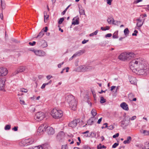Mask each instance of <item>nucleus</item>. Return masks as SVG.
<instances>
[{
    "instance_id": "1",
    "label": "nucleus",
    "mask_w": 149,
    "mask_h": 149,
    "mask_svg": "<svg viewBox=\"0 0 149 149\" xmlns=\"http://www.w3.org/2000/svg\"><path fill=\"white\" fill-rule=\"evenodd\" d=\"M147 62L143 58H139L132 60L130 63V68L133 71H137L139 74L143 75L148 72Z\"/></svg>"
},
{
    "instance_id": "2",
    "label": "nucleus",
    "mask_w": 149,
    "mask_h": 149,
    "mask_svg": "<svg viewBox=\"0 0 149 149\" xmlns=\"http://www.w3.org/2000/svg\"><path fill=\"white\" fill-rule=\"evenodd\" d=\"M65 101L69 104L72 110H75L76 109L77 101L75 99L74 97L72 95H68L65 97Z\"/></svg>"
},
{
    "instance_id": "3",
    "label": "nucleus",
    "mask_w": 149,
    "mask_h": 149,
    "mask_svg": "<svg viewBox=\"0 0 149 149\" xmlns=\"http://www.w3.org/2000/svg\"><path fill=\"white\" fill-rule=\"evenodd\" d=\"M135 56V54L132 52H124L121 53L118 56V58L119 59L125 61H129Z\"/></svg>"
},
{
    "instance_id": "4",
    "label": "nucleus",
    "mask_w": 149,
    "mask_h": 149,
    "mask_svg": "<svg viewBox=\"0 0 149 149\" xmlns=\"http://www.w3.org/2000/svg\"><path fill=\"white\" fill-rule=\"evenodd\" d=\"M51 114L54 118L59 119L62 117L63 113V111L61 110L54 108L51 111Z\"/></svg>"
},
{
    "instance_id": "5",
    "label": "nucleus",
    "mask_w": 149,
    "mask_h": 149,
    "mask_svg": "<svg viewBox=\"0 0 149 149\" xmlns=\"http://www.w3.org/2000/svg\"><path fill=\"white\" fill-rule=\"evenodd\" d=\"M34 142V139L31 138L22 139L19 143L20 146H26L32 144Z\"/></svg>"
},
{
    "instance_id": "6",
    "label": "nucleus",
    "mask_w": 149,
    "mask_h": 149,
    "mask_svg": "<svg viewBox=\"0 0 149 149\" xmlns=\"http://www.w3.org/2000/svg\"><path fill=\"white\" fill-rule=\"evenodd\" d=\"M146 17V14H144L141 15L139 17L136 19V26L138 27H141L142 26L145 20V19L143 18L144 17Z\"/></svg>"
},
{
    "instance_id": "7",
    "label": "nucleus",
    "mask_w": 149,
    "mask_h": 149,
    "mask_svg": "<svg viewBox=\"0 0 149 149\" xmlns=\"http://www.w3.org/2000/svg\"><path fill=\"white\" fill-rule=\"evenodd\" d=\"M48 128V125L46 124H43L38 128L37 133L38 135H41Z\"/></svg>"
},
{
    "instance_id": "8",
    "label": "nucleus",
    "mask_w": 149,
    "mask_h": 149,
    "mask_svg": "<svg viewBox=\"0 0 149 149\" xmlns=\"http://www.w3.org/2000/svg\"><path fill=\"white\" fill-rule=\"evenodd\" d=\"M92 69L91 67L81 65L77 68V70L79 72H85L88 71Z\"/></svg>"
},
{
    "instance_id": "9",
    "label": "nucleus",
    "mask_w": 149,
    "mask_h": 149,
    "mask_svg": "<svg viewBox=\"0 0 149 149\" xmlns=\"http://www.w3.org/2000/svg\"><path fill=\"white\" fill-rule=\"evenodd\" d=\"M130 118L129 116H126L124 119L121 122V126L124 127V126L126 127L128 126L130 123Z\"/></svg>"
},
{
    "instance_id": "10",
    "label": "nucleus",
    "mask_w": 149,
    "mask_h": 149,
    "mask_svg": "<svg viewBox=\"0 0 149 149\" xmlns=\"http://www.w3.org/2000/svg\"><path fill=\"white\" fill-rule=\"evenodd\" d=\"M45 117L44 113L42 112H39L37 113L35 117V118L38 121H40L43 119Z\"/></svg>"
},
{
    "instance_id": "11",
    "label": "nucleus",
    "mask_w": 149,
    "mask_h": 149,
    "mask_svg": "<svg viewBox=\"0 0 149 149\" xmlns=\"http://www.w3.org/2000/svg\"><path fill=\"white\" fill-rule=\"evenodd\" d=\"M8 73V70L6 68L0 67V77H3L6 76Z\"/></svg>"
},
{
    "instance_id": "12",
    "label": "nucleus",
    "mask_w": 149,
    "mask_h": 149,
    "mask_svg": "<svg viewBox=\"0 0 149 149\" xmlns=\"http://www.w3.org/2000/svg\"><path fill=\"white\" fill-rule=\"evenodd\" d=\"M32 51L34 52L35 54L39 56H44L46 55V53L43 51L40 50H33Z\"/></svg>"
},
{
    "instance_id": "13",
    "label": "nucleus",
    "mask_w": 149,
    "mask_h": 149,
    "mask_svg": "<svg viewBox=\"0 0 149 149\" xmlns=\"http://www.w3.org/2000/svg\"><path fill=\"white\" fill-rule=\"evenodd\" d=\"M37 43L39 46L42 48L46 47L47 46V42L44 40L39 41Z\"/></svg>"
},
{
    "instance_id": "14",
    "label": "nucleus",
    "mask_w": 149,
    "mask_h": 149,
    "mask_svg": "<svg viewBox=\"0 0 149 149\" xmlns=\"http://www.w3.org/2000/svg\"><path fill=\"white\" fill-rule=\"evenodd\" d=\"M78 122H79L78 119H75L70 123L68 125L72 127H74L76 126Z\"/></svg>"
},
{
    "instance_id": "15",
    "label": "nucleus",
    "mask_w": 149,
    "mask_h": 149,
    "mask_svg": "<svg viewBox=\"0 0 149 149\" xmlns=\"http://www.w3.org/2000/svg\"><path fill=\"white\" fill-rule=\"evenodd\" d=\"M6 79L4 78H0V90H2L4 88Z\"/></svg>"
},
{
    "instance_id": "16",
    "label": "nucleus",
    "mask_w": 149,
    "mask_h": 149,
    "mask_svg": "<svg viewBox=\"0 0 149 149\" xmlns=\"http://www.w3.org/2000/svg\"><path fill=\"white\" fill-rule=\"evenodd\" d=\"M120 107L126 111H128L129 110L128 106L125 102L122 103L120 105Z\"/></svg>"
},
{
    "instance_id": "17",
    "label": "nucleus",
    "mask_w": 149,
    "mask_h": 149,
    "mask_svg": "<svg viewBox=\"0 0 149 149\" xmlns=\"http://www.w3.org/2000/svg\"><path fill=\"white\" fill-rule=\"evenodd\" d=\"M84 52L85 50H84L79 51L73 55L72 57H75L76 56H79Z\"/></svg>"
},
{
    "instance_id": "18",
    "label": "nucleus",
    "mask_w": 149,
    "mask_h": 149,
    "mask_svg": "<svg viewBox=\"0 0 149 149\" xmlns=\"http://www.w3.org/2000/svg\"><path fill=\"white\" fill-rule=\"evenodd\" d=\"M48 133L49 135H51L54 133V131L53 128L48 127Z\"/></svg>"
},
{
    "instance_id": "19",
    "label": "nucleus",
    "mask_w": 149,
    "mask_h": 149,
    "mask_svg": "<svg viewBox=\"0 0 149 149\" xmlns=\"http://www.w3.org/2000/svg\"><path fill=\"white\" fill-rule=\"evenodd\" d=\"M79 18L78 17H75L73 19L72 24L74 25L78 24H79Z\"/></svg>"
},
{
    "instance_id": "20",
    "label": "nucleus",
    "mask_w": 149,
    "mask_h": 149,
    "mask_svg": "<svg viewBox=\"0 0 149 149\" xmlns=\"http://www.w3.org/2000/svg\"><path fill=\"white\" fill-rule=\"evenodd\" d=\"M44 21L46 23L48 20L49 19V15L47 14V13L45 11L44 12Z\"/></svg>"
},
{
    "instance_id": "21",
    "label": "nucleus",
    "mask_w": 149,
    "mask_h": 149,
    "mask_svg": "<svg viewBox=\"0 0 149 149\" xmlns=\"http://www.w3.org/2000/svg\"><path fill=\"white\" fill-rule=\"evenodd\" d=\"M130 82L132 84H136V78L134 77H131L130 79Z\"/></svg>"
},
{
    "instance_id": "22",
    "label": "nucleus",
    "mask_w": 149,
    "mask_h": 149,
    "mask_svg": "<svg viewBox=\"0 0 149 149\" xmlns=\"http://www.w3.org/2000/svg\"><path fill=\"white\" fill-rule=\"evenodd\" d=\"M26 69V67L25 66H21L20 67L17 71V73L19 72H23Z\"/></svg>"
},
{
    "instance_id": "23",
    "label": "nucleus",
    "mask_w": 149,
    "mask_h": 149,
    "mask_svg": "<svg viewBox=\"0 0 149 149\" xmlns=\"http://www.w3.org/2000/svg\"><path fill=\"white\" fill-rule=\"evenodd\" d=\"M131 140V137L129 136L127 137V139L123 141V143L125 144L129 143L130 142Z\"/></svg>"
},
{
    "instance_id": "24",
    "label": "nucleus",
    "mask_w": 149,
    "mask_h": 149,
    "mask_svg": "<svg viewBox=\"0 0 149 149\" xmlns=\"http://www.w3.org/2000/svg\"><path fill=\"white\" fill-rule=\"evenodd\" d=\"M94 118L91 117L87 121V123L89 125H91L93 123V120L94 119Z\"/></svg>"
},
{
    "instance_id": "25",
    "label": "nucleus",
    "mask_w": 149,
    "mask_h": 149,
    "mask_svg": "<svg viewBox=\"0 0 149 149\" xmlns=\"http://www.w3.org/2000/svg\"><path fill=\"white\" fill-rule=\"evenodd\" d=\"M107 21L109 24H111V23H112L113 24H116V23H114L115 21L113 18H109L107 19Z\"/></svg>"
},
{
    "instance_id": "26",
    "label": "nucleus",
    "mask_w": 149,
    "mask_h": 149,
    "mask_svg": "<svg viewBox=\"0 0 149 149\" xmlns=\"http://www.w3.org/2000/svg\"><path fill=\"white\" fill-rule=\"evenodd\" d=\"M44 34V32L43 29H42L38 35L37 38L39 37L40 38H41L42 37Z\"/></svg>"
},
{
    "instance_id": "27",
    "label": "nucleus",
    "mask_w": 149,
    "mask_h": 149,
    "mask_svg": "<svg viewBox=\"0 0 149 149\" xmlns=\"http://www.w3.org/2000/svg\"><path fill=\"white\" fill-rule=\"evenodd\" d=\"M124 33L126 37L128 36L129 33V31L128 28H126L124 29Z\"/></svg>"
},
{
    "instance_id": "28",
    "label": "nucleus",
    "mask_w": 149,
    "mask_h": 149,
    "mask_svg": "<svg viewBox=\"0 0 149 149\" xmlns=\"http://www.w3.org/2000/svg\"><path fill=\"white\" fill-rule=\"evenodd\" d=\"M91 113L92 116L94 117L97 114V111L95 109H92L91 111Z\"/></svg>"
},
{
    "instance_id": "29",
    "label": "nucleus",
    "mask_w": 149,
    "mask_h": 149,
    "mask_svg": "<svg viewBox=\"0 0 149 149\" xmlns=\"http://www.w3.org/2000/svg\"><path fill=\"white\" fill-rule=\"evenodd\" d=\"M79 11L80 15H84L85 14L84 10L81 8H79Z\"/></svg>"
},
{
    "instance_id": "30",
    "label": "nucleus",
    "mask_w": 149,
    "mask_h": 149,
    "mask_svg": "<svg viewBox=\"0 0 149 149\" xmlns=\"http://www.w3.org/2000/svg\"><path fill=\"white\" fill-rule=\"evenodd\" d=\"M19 102L21 104L25 105V102L23 99V98L21 97L19 98Z\"/></svg>"
},
{
    "instance_id": "31",
    "label": "nucleus",
    "mask_w": 149,
    "mask_h": 149,
    "mask_svg": "<svg viewBox=\"0 0 149 149\" xmlns=\"http://www.w3.org/2000/svg\"><path fill=\"white\" fill-rule=\"evenodd\" d=\"M42 148L40 146H36L34 148H29L28 149H42Z\"/></svg>"
},
{
    "instance_id": "32",
    "label": "nucleus",
    "mask_w": 149,
    "mask_h": 149,
    "mask_svg": "<svg viewBox=\"0 0 149 149\" xmlns=\"http://www.w3.org/2000/svg\"><path fill=\"white\" fill-rule=\"evenodd\" d=\"M42 148V149H48L49 145L47 144H44L42 146H40Z\"/></svg>"
},
{
    "instance_id": "33",
    "label": "nucleus",
    "mask_w": 149,
    "mask_h": 149,
    "mask_svg": "<svg viewBox=\"0 0 149 149\" xmlns=\"http://www.w3.org/2000/svg\"><path fill=\"white\" fill-rule=\"evenodd\" d=\"M106 102V100L103 97H100V102L101 103H103Z\"/></svg>"
},
{
    "instance_id": "34",
    "label": "nucleus",
    "mask_w": 149,
    "mask_h": 149,
    "mask_svg": "<svg viewBox=\"0 0 149 149\" xmlns=\"http://www.w3.org/2000/svg\"><path fill=\"white\" fill-rule=\"evenodd\" d=\"M98 32V30H96L94 32L90 34L89 36L91 37L93 36L94 35H96L97 34Z\"/></svg>"
},
{
    "instance_id": "35",
    "label": "nucleus",
    "mask_w": 149,
    "mask_h": 149,
    "mask_svg": "<svg viewBox=\"0 0 149 149\" xmlns=\"http://www.w3.org/2000/svg\"><path fill=\"white\" fill-rule=\"evenodd\" d=\"M118 32H115L113 34V37L114 38H118Z\"/></svg>"
},
{
    "instance_id": "36",
    "label": "nucleus",
    "mask_w": 149,
    "mask_h": 149,
    "mask_svg": "<svg viewBox=\"0 0 149 149\" xmlns=\"http://www.w3.org/2000/svg\"><path fill=\"white\" fill-rule=\"evenodd\" d=\"M11 128V125H6L4 127V129L6 130H9Z\"/></svg>"
},
{
    "instance_id": "37",
    "label": "nucleus",
    "mask_w": 149,
    "mask_h": 149,
    "mask_svg": "<svg viewBox=\"0 0 149 149\" xmlns=\"http://www.w3.org/2000/svg\"><path fill=\"white\" fill-rule=\"evenodd\" d=\"M143 133L145 135H149V131H148L146 130H143Z\"/></svg>"
},
{
    "instance_id": "38",
    "label": "nucleus",
    "mask_w": 149,
    "mask_h": 149,
    "mask_svg": "<svg viewBox=\"0 0 149 149\" xmlns=\"http://www.w3.org/2000/svg\"><path fill=\"white\" fill-rule=\"evenodd\" d=\"M20 91L22 92L26 93L28 91L27 89L24 88H22L20 89Z\"/></svg>"
},
{
    "instance_id": "39",
    "label": "nucleus",
    "mask_w": 149,
    "mask_h": 149,
    "mask_svg": "<svg viewBox=\"0 0 149 149\" xmlns=\"http://www.w3.org/2000/svg\"><path fill=\"white\" fill-rule=\"evenodd\" d=\"M106 147L103 145L102 146L101 144H100L99 146L97 147L98 149H101L102 148H106Z\"/></svg>"
},
{
    "instance_id": "40",
    "label": "nucleus",
    "mask_w": 149,
    "mask_h": 149,
    "mask_svg": "<svg viewBox=\"0 0 149 149\" xmlns=\"http://www.w3.org/2000/svg\"><path fill=\"white\" fill-rule=\"evenodd\" d=\"M134 97V95L132 93H130L129 95V98L130 100L132 99L133 97Z\"/></svg>"
},
{
    "instance_id": "41",
    "label": "nucleus",
    "mask_w": 149,
    "mask_h": 149,
    "mask_svg": "<svg viewBox=\"0 0 149 149\" xmlns=\"http://www.w3.org/2000/svg\"><path fill=\"white\" fill-rule=\"evenodd\" d=\"M64 20V19L63 18H61L58 21V23L59 24H61Z\"/></svg>"
},
{
    "instance_id": "42",
    "label": "nucleus",
    "mask_w": 149,
    "mask_h": 149,
    "mask_svg": "<svg viewBox=\"0 0 149 149\" xmlns=\"http://www.w3.org/2000/svg\"><path fill=\"white\" fill-rule=\"evenodd\" d=\"M119 145V143H115L112 146L113 148H115Z\"/></svg>"
},
{
    "instance_id": "43",
    "label": "nucleus",
    "mask_w": 149,
    "mask_h": 149,
    "mask_svg": "<svg viewBox=\"0 0 149 149\" xmlns=\"http://www.w3.org/2000/svg\"><path fill=\"white\" fill-rule=\"evenodd\" d=\"M48 84H49V83H46L43 84H42V86L41 87V88L42 89L44 88H45V86L47 85H48Z\"/></svg>"
},
{
    "instance_id": "44",
    "label": "nucleus",
    "mask_w": 149,
    "mask_h": 149,
    "mask_svg": "<svg viewBox=\"0 0 149 149\" xmlns=\"http://www.w3.org/2000/svg\"><path fill=\"white\" fill-rule=\"evenodd\" d=\"M134 33H133L132 34V35L133 36H136L137 35V33H138V31H137L136 30H135L134 31Z\"/></svg>"
},
{
    "instance_id": "45",
    "label": "nucleus",
    "mask_w": 149,
    "mask_h": 149,
    "mask_svg": "<svg viewBox=\"0 0 149 149\" xmlns=\"http://www.w3.org/2000/svg\"><path fill=\"white\" fill-rule=\"evenodd\" d=\"M108 129L109 130H112L113 129V125H111L109 126H108Z\"/></svg>"
},
{
    "instance_id": "46",
    "label": "nucleus",
    "mask_w": 149,
    "mask_h": 149,
    "mask_svg": "<svg viewBox=\"0 0 149 149\" xmlns=\"http://www.w3.org/2000/svg\"><path fill=\"white\" fill-rule=\"evenodd\" d=\"M145 147L146 149H149V143H146Z\"/></svg>"
},
{
    "instance_id": "47",
    "label": "nucleus",
    "mask_w": 149,
    "mask_h": 149,
    "mask_svg": "<svg viewBox=\"0 0 149 149\" xmlns=\"http://www.w3.org/2000/svg\"><path fill=\"white\" fill-rule=\"evenodd\" d=\"M119 136V134L118 133H117L116 134H114L113 136V138H115L116 137H118Z\"/></svg>"
},
{
    "instance_id": "48",
    "label": "nucleus",
    "mask_w": 149,
    "mask_h": 149,
    "mask_svg": "<svg viewBox=\"0 0 149 149\" xmlns=\"http://www.w3.org/2000/svg\"><path fill=\"white\" fill-rule=\"evenodd\" d=\"M107 3L110 5L111 4V2L112 1V0H107Z\"/></svg>"
},
{
    "instance_id": "49",
    "label": "nucleus",
    "mask_w": 149,
    "mask_h": 149,
    "mask_svg": "<svg viewBox=\"0 0 149 149\" xmlns=\"http://www.w3.org/2000/svg\"><path fill=\"white\" fill-rule=\"evenodd\" d=\"M36 43V42L35 41H33L32 42H29V45L31 46H33L35 45Z\"/></svg>"
},
{
    "instance_id": "50",
    "label": "nucleus",
    "mask_w": 149,
    "mask_h": 149,
    "mask_svg": "<svg viewBox=\"0 0 149 149\" xmlns=\"http://www.w3.org/2000/svg\"><path fill=\"white\" fill-rule=\"evenodd\" d=\"M136 116H134L131 117V118H130V120H134L136 118Z\"/></svg>"
},
{
    "instance_id": "51",
    "label": "nucleus",
    "mask_w": 149,
    "mask_h": 149,
    "mask_svg": "<svg viewBox=\"0 0 149 149\" xmlns=\"http://www.w3.org/2000/svg\"><path fill=\"white\" fill-rule=\"evenodd\" d=\"M88 40H83L82 41V43L83 44H84L86 43L87 42H88Z\"/></svg>"
},
{
    "instance_id": "52",
    "label": "nucleus",
    "mask_w": 149,
    "mask_h": 149,
    "mask_svg": "<svg viewBox=\"0 0 149 149\" xmlns=\"http://www.w3.org/2000/svg\"><path fill=\"white\" fill-rule=\"evenodd\" d=\"M18 128V127L17 126L15 127L12 129L14 131H16L17 130Z\"/></svg>"
},
{
    "instance_id": "53",
    "label": "nucleus",
    "mask_w": 149,
    "mask_h": 149,
    "mask_svg": "<svg viewBox=\"0 0 149 149\" xmlns=\"http://www.w3.org/2000/svg\"><path fill=\"white\" fill-rule=\"evenodd\" d=\"M112 36L111 33H108L106 35V37H110Z\"/></svg>"
},
{
    "instance_id": "54",
    "label": "nucleus",
    "mask_w": 149,
    "mask_h": 149,
    "mask_svg": "<svg viewBox=\"0 0 149 149\" xmlns=\"http://www.w3.org/2000/svg\"><path fill=\"white\" fill-rule=\"evenodd\" d=\"M116 88V86H112L111 87V91H112L113 90L115 89Z\"/></svg>"
},
{
    "instance_id": "55",
    "label": "nucleus",
    "mask_w": 149,
    "mask_h": 149,
    "mask_svg": "<svg viewBox=\"0 0 149 149\" xmlns=\"http://www.w3.org/2000/svg\"><path fill=\"white\" fill-rule=\"evenodd\" d=\"M63 63H64V62H62V63H60V64H58V68H61V65H62L63 64Z\"/></svg>"
},
{
    "instance_id": "56",
    "label": "nucleus",
    "mask_w": 149,
    "mask_h": 149,
    "mask_svg": "<svg viewBox=\"0 0 149 149\" xmlns=\"http://www.w3.org/2000/svg\"><path fill=\"white\" fill-rule=\"evenodd\" d=\"M67 147V145H64L62 146L61 149H66Z\"/></svg>"
},
{
    "instance_id": "57",
    "label": "nucleus",
    "mask_w": 149,
    "mask_h": 149,
    "mask_svg": "<svg viewBox=\"0 0 149 149\" xmlns=\"http://www.w3.org/2000/svg\"><path fill=\"white\" fill-rule=\"evenodd\" d=\"M102 118H100L97 121V123H98V124H100L101 123V121H102Z\"/></svg>"
},
{
    "instance_id": "58",
    "label": "nucleus",
    "mask_w": 149,
    "mask_h": 149,
    "mask_svg": "<svg viewBox=\"0 0 149 149\" xmlns=\"http://www.w3.org/2000/svg\"><path fill=\"white\" fill-rule=\"evenodd\" d=\"M52 77V76L50 75H48L46 77V78L47 79H50Z\"/></svg>"
},
{
    "instance_id": "59",
    "label": "nucleus",
    "mask_w": 149,
    "mask_h": 149,
    "mask_svg": "<svg viewBox=\"0 0 149 149\" xmlns=\"http://www.w3.org/2000/svg\"><path fill=\"white\" fill-rule=\"evenodd\" d=\"M83 148L84 149H91L90 147L85 146L83 147Z\"/></svg>"
},
{
    "instance_id": "60",
    "label": "nucleus",
    "mask_w": 149,
    "mask_h": 149,
    "mask_svg": "<svg viewBox=\"0 0 149 149\" xmlns=\"http://www.w3.org/2000/svg\"><path fill=\"white\" fill-rule=\"evenodd\" d=\"M1 5L2 8V9H4V7L3 6V5L2 0H1Z\"/></svg>"
},
{
    "instance_id": "61",
    "label": "nucleus",
    "mask_w": 149,
    "mask_h": 149,
    "mask_svg": "<svg viewBox=\"0 0 149 149\" xmlns=\"http://www.w3.org/2000/svg\"><path fill=\"white\" fill-rule=\"evenodd\" d=\"M142 1V0H137L135 1V3H136Z\"/></svg>"
},
{
    "instance_id": "62",
    "label": "nucleus",
    "mask_w": 149,
    "mask_h": 149,
    "mask_svg": "<svg viewBox=\"0 0 149 149\" xmlns=\"http://www.w3.org/2000/svg\"><path fill=\"white\" fill-rule=\"evenodd\" d=\"M115 22H114V23H116V24H115V25H118V24L120 23V22L118 21H115Z\"/></svg>"
},
{
    "instance_id": "63",
    "label": "nucleus",
    "mask_w": 149,
    "mask_h": 149,
    "mask_svg": "<svg viewBox=\"0 0 149 149\" xmlns=\"http://www.w3.org/2000/svg\"><path fill=\"white\" fill-rule=\"evenodd\" d=\"M48 28L47 26H46L45 27V29L44 30H43L44 32H46Z\"/></svg>"
},
{
    "instance_id": "64",
    "label": "nucleus",
    "mask_w": 149,
    "mask_h": 149,
    "mask_svg": "<svg viewBox=\"0 0 149 149\" xmlns=\"http://www.w3.org/2000/svg\"><path fill=\"white\" fill-rule=\"evenodd\" d=\"M0 17L1 19H2L3 18V15L2 13H1L0 15Z\"/></svg>"
}]
</instances>
